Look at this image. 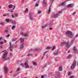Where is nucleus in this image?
<instances>
[{
    "mask_svg": "<svg viewBox=\"0 0 78 78\" xmlns=\"http://www.w3.org/2000/svg\"><path fill=\"white\" fill-rule=\"evenodd\" d=\"M75 40V38L74 37L70 41L69 44V42H66L65 41H63L61 43V47H62V46H64V45H65V44H66V47H67V48H69L70 46H71V45H72L73 44V42Z\"/></svg>",
    "mask_w": 78,
    "mask_h": 78,
    "instance_id": "nucleus-1",
    "label": "nucleus"
},
{
    "mask_svg": "<svg viewBox=\"0 0 78 78\" xmlns=\"http://www.w3.org/2000/svg\"><path fill=\"white\" fill-rule=\"evenodd\" d=\"M25 39V38H21L20 40V41L21 43L22 44L20 45V49H22L24 47V43H23V41Z\"/></svg>",
    "mask_w": 78,
    "mask_h": 78,
    "instance_id": "nucleus-2",
    "label": "nucleus"
},
{
    "mask_svg": "<svg viewBox=\"0 0 78 78\" xmlns=\"http://www.w3.org/2000/svg\"><path fill=\"white\" fill-rule=\"evenodd\" d=\"M7 54L8 52H5L2 56V58L4 61H7V60L9 59V58L6 57Z\"/></svg>",
    "mask_w": 78,
    "mask_h": 78,
    "instance_id": "nucleus-3",
    "label": "nucleus"
},
{
    "mask_svg": "<svg viewBox=\"0 0 78 78\" xmlns=\"http://www.w3.org/2000/svg\"><path fill=\"white\" fill-rule=\"evenodd\" d=\"M66 36L69 38H72L73 37V35L72 34V33L70 31H67L66 32Z\"/></svg>",
    "mask_w": 78,
    "mask_h": 78,
    "instance_id": "nucleus-4",
    "label": "nucleus"
},
{
    "mask_svg": "<svg viewBox=\"0 0 78 78\" xmlns=\"http://www.w3.org/2000/svg\"><path fill=\"white\" fill-rule=\"evenodd\" d=\"M76 61L74 60L71 66V69L72 70H73L74 69H75V67L76 66Z\"/></svg>",
    "mask_w": 78,
    "mask_h": 78,
    "instance_id": "nucleus-5",
    "label": "nucleus"
},
{
    "mask_svg": "<svg viewBox=\"0 0 78 78\" xmlns=\"http://www.w3.org/2000/svg\"><path fill=\"white\" fill-rule=\"evenodd\" d=\"M42 4L44 6V7H47V2L45 0H43Z\"/></svg>",
    "mask_w": 78,
    "mask_h": 78,
    "instance_id": "nucleus-6",
    "label": "nucleus"
},
{
    "mask_svg": "<svg viewBox=\"0 0 78 78\" xmlns=\"http://www.w3.org/2000/svg\"><path fill=\"white\" fill-rule=\"evenodd\" d=\"M10 50L12 51V49H13V45L11 44V42H10Z\"/></svg>",
    "mask_w": 78,
    "mask_h": 78,
    "instance_id": "nucleus-7",
    "label": "nucleus"
},
{
    "mask_svg": "<svg viewBox=\"0 0 78 78\" xmlns=\"http://www.w3.org/2000/svg\"><path fill=\"white\" fill-rule=\"evenodd\" d=\"M4 69L5 73H8V68H7V67L6 66H5L4 67Z\"/></svg>",
    "mask_w": 78,
    "mask_h": 78,
    "instance_id": "nucleus-8",
    "label": "nucleus"
},
{
    "mask_svg": "<svg viewBox=\"0 0 78 78\" xmlns=\"http://www.w3.org/2000/svg\"><path fill=\"white\" fill-rule=\"evenodd\" d=\"M9 8H13L12 9H14V8H15V6H14V5H12V4H10L9 5Z\"/></svg>",
    "mask_w": 78,
    "mask_h": 78,
    "instance_id": "nucleus-9",
    "label": "nucleus"
},
{
    "mask_svg": "<svg viewBox=\"0 0 78 78\" xmlns=\"http://www.w3.org/2000/svg\"><path fill=\"white\" fill-rule=\"evenodd\" d=\"M24 64L25 65V66L26 69H28L29 67V65H28V64L27 62H25L24 63Z\"/></svg>",
    "mask_w": 78,
    "mask_h": 78,
    "instance_id": "nucleus-10",
    "label": "nucleus"
},
{
    "mask_svg": "<svg viewBox=\"0 0 78 78\" xmlns=\"http://www.w3.org/2000/svg\"><path fill=\"white\" fill-rule=\"evenodd\" d=\"M21 34L23 36L26 37V36H28V33H27L26 34H23V33H21Z\"/></svg>",
    "mask_w": 78,
    "mask_h": 78,
    "instance_id": "nucleus-11",
    "label": "nucleus"
},
{
    "mask_svg": "<svg viewBox=\"0 0 78 78\" xmlns=\"http://www.w3.org/2000/svg\"><path fill=\"white\" fill-rule=\"evenodd\" d=\"M73 4H69L67 5V8H73Z\"/></svg>",
    "mask_w": 78,
    "mask_h": 78,
    "instance_id": "nucleus-12",
    "label": "nucleus"
},
{
    "mask_svg": "<svg viewBox=\"0 0 78 78\" xmlns=\"http://www.w3.org/2000/svg\"><path fill=\"white\" fill-rule=\"evenodd\" d=\"M17 17L18 16V15L17 13H15L14 14H12V18H14V17Z\"/></svg>",
    "mask_w": 78,
    "mask_h": 78,
    "instance_id": "nucleus-13",
    "label": "nucleus"
},
{
    "mask_svg": "<svg viewBox=\"0 0 78 78\" xmlns=\"http://www.w3.org/2000/svg\"><path fill=\"white\" fill-rule=\"evenodd\" d=\"M59 13H57L56 14H54L53 17L54 18H57L58 16H59Z\"/></svg>",
    "mask_w": 78,
    "mask_h": 78,
    "instance_id": "nucleus-14",
    "label": "nucleus"
},
{
    "mask_svg": "<svg viewBox=\"0 0 78 78\" xmlns=\"http://www.w3.org/2000/svg\"><path fill=\"white\" fill-rule=\"evenodd\" d=\"M56 78H60V74L59 73H57L55 76Z\"/></svg>",
    "mask_w": 78,
    "mask_h": 78,
    "instance_id": "nucleus-15",
    "label": "nucleus"
},
{
    "mask_svg": "<svg viewBox=\"0 0 78 78\" xmlns=\"http://www.w3.org/2000/svg\"><path fill=\"white\" fill-rule=\"evenodd\" d=\"M61 6H65V2H62L61 4H60L58 5V7Z\"/></svg>",
    "mask_w": 78,
    "mask_h": 78,
    "instance_id": "nucleus-16",
    "label": "nucleus"
},
{
    "mask_svg": "<svg viewBox=\"0 0 78 78\" xmlns=\"http://www.w3.org/2000/svg\"><path fill=\"white\" fill-rule=\"evenodd\" d=\"M73 50L74 51H73V53H76V51H77V49H76V47L75 46H74L73 48Z\"/></svg>",
    "mask_w": 78,
    "mask_h": 78,
    "instance_id": "nucleus-17",
    "label": "nucleus"
},
{
    "mask_svg": "<svg viewBox=\"0 0 78 78\" xmlns=\"http://www.w3.org/2000/svg\"><path fill=\"white\" fill-rule=\"evenodd\" d=\"M51 5L49 7V9L48 11V14H50V11H51Z\"/></svg>",
    "mask_w": 78,
    "mask_h": 78,
    "instance_id": "nucleus-18",
    "label": "nucleus"
},
{
    "mask_svg": "<svg viewBox=\"0 0 78 78\" xmlns=\"http://www.w3.org/2000/svg\"><path fill=\"white\" fill-rule=\"evenodd\" d=\"M48 23H47L45 24L44 26H42V28H43V29H44V28H45V27H48Z\"/></svg>",
    "mask_w": 78,
    "mask_h": 78,
    "instance_id": "nucleus-19",
    "label": "nucleus"
},
{
    "mask_svg": "<svg viewBox=\"0 0 78 78\" xmlns=\"http://www.w3.org/2000/svg\"><path fill=\"white\" fill-rule=\"evenodd\" d=\"M59 70L60 72L62 71V66H60L59 68Z\"/></svg>",
    "mask_w": 78,
    "mask_h": 78,
    "instance_id": "nucleus-20",
    "label": "nucleus"
},
{
    "mask_svg": "<svg viewBox=\"0 0 78 78\" xmlns=\"http://www.w3.org/2000/svg\"><path fill=\"white\" fill-rule=\"evenodd\" d=\"M72 55H69L67 56V58H68V59L70 58H72Z\"/></svg>",
    "mask_w": 78,
    "mask_h": 78,
    "instance_id": "nucleus-21",
    "label": "nucleus"
},
{
    "mask_svg": "<svg viewBox=\"0 0 78 78\" xmlns=\"http://www.w3.org/2000/svg\"><path fill=\"white\" fill-rule=\"evenodd\" d=\"M32 63L34 66H37V63L35 62H33Z\"/></svg>",
    "mask_w": 78,
    "mask_h": 78,
    "instance_id": "nucleus-22",
    "label": "nucleus"
},
{
    "mask_svg": "<svg viewBox=\"0 0 78 78\" xmlns=\"http://www.w3.org/2000/svg\"><path fill=\"white\" fill-rule=\"evenodd\" d=\"M58 51L57 52H54L53 54L54 55H58Z\"/></svg>",
    "mask_w": 78,
    "mask_h": 78,
    "instance_id": "nucleus-23",
    "label": "nucleus"
},
{
    "mask_svg": "<svg viewBox=\"0 0 78 78\" xmlns=\"http://www.w3.org/2000/svg\"><path fill=\"white\" fill-rule=\"evenodd\" d=\"M28 12V9L27 8H26L25 12Z\"/></svg>",
    "mask_w": 78,
    "mask_h": 78,
    "instance_id": "nucleus-24",
    "label": "nucleus"
},
{
    "mask_svg": "<svg viewBox=\"0 0 78 78\" xmlns=\"http://www.w3.org/2000/svg\"><path fill=\"white\" fill-rule=\"evenodd\" d=\"M9 19H5V21H6V22H7L8 23V22H9Z\"/></svg>",
    "mask_w": 78,
    "mask_h": 78,
    "instance_id": "nucleus-25",
    "label": "nucleus"
},
{
    "mask_svg": "<svg viewBox=\"0 0 78 78\" xmlns=\"http://www.w3.org/2000/svg\"><path fill=\"white\" fill-rule=\"evenodd\" d=\"M47 53V51H45L44 53H43V57L42 58V59H43V58H44V56L45 55V54Z\"/></svg>",
    "mask_w": 78,
    "mask_h": 78,
    "instance_id": "nucleus-26",
    "label": "nucleus"
},
{
    "mask_svg": "<svg viewBox=\"0 0 78 78\" xmlns=\"http://www.w3.org/2000/svg\"><path fill=\"white\" fill-rule=\"evenodd\" d=\"M51 48V47H47L46 48V50H49Z\"/></svg>",
    "mask_w": 78,
    "mask_h": 78,
    "instance_id": "nucleus-27",
    "label": "nucleus"
},
{
    "mask_svg": "<svg viewBox=\"0 0 78 78\" xmlns=\"http://www.w3.org/2000/svg\"><path fill=\"white\" fill-rule=\"evenodd\" d=\"M16 39H17L16 38L12 39V42H14V41H16Z\"/></svg>",
    "mask_w": 78,
    "mask_h": 78,
    "instance_id": "nucleus-28",
    "label": "nucleus"
},
{
    "mask_svg": "<svg viewBox=\"0 0 78 78\" xmlns=\"http://www.w3.org/2000/svg\"><path fill=\"white\" fill-rule=\"evenodd\" d=\"M20 70V69L19 68H18L16 69V72H18Z\"/></svg>",
    "mask_w": 78,
    "mask_h": 78,
    "instance_id": "nucleus-29",
    "label": "nucleus"
},
{
    "mask_svg": "<svg viewBox=\"0 0 78 78\" xmlns=\"http://www.w3.org/2000/svg\"><path fill=\"white\" fill-rule=\"evenodd\" d=\"M34 50L35 51H38V50H39V49L35 48L34 49Z\"/></svg>",
    "mask_w": 78,
    "mask_h": 78,
    "instance_id": "nucleus-30",
    "label": "nucleus"
},
{
    "mask_svg": "<svg viewBox=\"0 0 78 78\" xmlns=\"http://www.w3.org/2000/svg\"><path fill=\"white\" fill-rule=\"evenodd\" d=\"M16 27L14 26H12V30H14V28H15Z\"/></svg>",
    "mask_w": 78,
    "mask_h": 78,
    "instance_id": "nucleus-31",
    "label": "nucleus"
},
{
    "mask_svg": "<svg viewBox=\"0 0 78 78\" xmlns=\"http://www.w3.org/2000/svg\"><path fill=\"white\" fill-rule=\"evenodd\" d=\"M32 16V13H29V17H31Z\"/></svg>",
    "mask_w": 78,
    "mask_h": 78,
    "instance_id": "nucleus-32",
    "label": "nucleus"
},
{
    "mask_svg": "<svg viewBox=\"0 0 78 78\" xmlns=\"http://www.w3.org/2000/svg\"><path fill=\"white\" fill-rule=\"evenodd\" d=\"M33 55V54H29L28 55V56H32Z\"/></svg>",
    "mask_w": 78,
    "mask_h": 78,
    "instance_id": "nucleus-33",
    "label": "nucleus"
},
{
    "mask_svg": "<svg viewBox=\"0 0 78 78\" xmlns=\"http://www.w3.org/2000/svg\"><path fill=\"white\" fill-rule=\"evenodd\" d=\"M16 21H13L12 22V23L13 24H16Z\"/></svg>",
    "mask_w": 78,
    "mask_h": 78,
    "instance_id": "nucleus-34",
    "label": "nucleus"
},
{
    "mask_svg": "<svg viewBox=\"0 0 78 78\" xmlns=\"http://www.w3.org/2000/svg\"><path fill=\"white\" fill-rule=\"evenodd\" d=\"M30 19L31 20H33V18L32 17H29Z\"/></svg>",
    "mask_w": 78,
    "mask_h": 78,
    "instance_id": "nucleus-35",
    "label": "nucleus"
},
{
    "mask_svg": "<svg viewBox=\"0 0 78 78\" xmlns=\"http://www.w3.org/2000/svg\"><path fill=\"white\" fill-rule=\"evenodd\" d=\"M55 46H53L52 48V50H54L55 49Z\"/></svg>",
    "mask_w": 78,
    "mask_h": 78,
    "instance_id": "nucleus-36",
    "label": "nucleus"
},
{
    "mask_svg": "<svg viewBox=\"0 0 78 78\" xmlns=\"http://www.w3.org/2000/svg\"><path fill=\"white\" fill-rule=\"evenodd\" d=\"M9 15V13H7V14L3 15V16H8Z\"/></svg>",
    "mask_w": 78,
    "mask_h": 78,
    "instance_id": "nucleus-37",
    "label": "nucleus"
},
{
    "mask_svg": "<svg viewBox=\"0 0 78 78\" xmlns=\"http://www.w3.org/2000/svg\"><path fill=\"white\" fill-rule=\"evenodd\" d=\"M8 34V35H6V37H9V34Z\"/></svg>",
    "mask_w": 78,
    "mask_h": 78,
    "instance_id": "nucleus-38",
    "label": "nucleus"
},
{
    "mask_svg": "<svg viewBox=\"0 0 78 78\" xmlns=\"http://www.w3.org/2000/svg\"><path fill=\"white\" fill-rule=\"evenodd\" d=\"M13 21H12V20H9V22H11V23H12V22H13Z\"/></svg>",
    "mask_w": 78,
    "mask_h": 78,
    "instance_id": "nucleus-39",
    "label": "nucleus"
},
{
    "mask_svg": "<svg viewBox=\"0 0 78 78\" xmlns=\"http://www.w3.org/2000/svg\"><path fill=\"white\" fill-rule=\"evenodd\" d=\"M47 64H45V65H44V66L43 67V68L44 69V68H45V67L47 66Z\"/></svg>",
    "mask_w": 78,
    "mask_h": 78,
    "instance_id": "nucleus-40",
    "label": "nucleus"
},
{
    "mask_svg": "<svg viewBox=\"0 0 78 78\" xmlns=\"http://www.w3.org/2000/svg\"><path fill=\"white\" fill-rule=\"evenodd\" d=\"M35 6L36 7H37V6L39 5V4H38L36 3V4H35Z\"/></svg>",
    "mask_w": 78,
    "mask_h": 78,
    "instance_id": "nucleus-41",
    "label": "nucleus"
},
{
    "mask_svg": "<svg viewBox=\"0 0 78 78\" xmlns=\"http://www.w3.org/2000/svg\"><path fill=\"white\" fill-rule=\"evenodd\" d=\"M71 74V73H70V72H69L68 73V75L69 76Z\"/></svg>",
    "mask_w": 78,
    "mask_h": 78,
    "instance_id": "nucleus-42",
    "label": "nucleus"
},
{
    "mask_svg": "<svg viewBox=\"0 0 78 78\" xmlns=\"http://www.w3.org/2000/svg\"><path fill=\"white\" fill-rule=\"evenodd\" d=\"M3 44V42L2 41H1L0 42V44H1V45H2V44Z\"/></svg>",
    "mask_w": 78,
    "mask_h": 78,
    "instance_id": "nucleus-43",
    "label": "nucleus"
},
{
    "mask_svg": "<svg viewBox=\"0 0 78 78\" xmlns=\"http://www.w3.org/2000/svg\"><path fill=\"white\" fill-rule=\"evenodd\" d=\"M5 33H7V32H8V30H5Z\"/></svg>",
    "mask_w": 78,
    "mask_h": 78,
    "instance_id": "nucleus-44",
    "label": "nucleus"
},
{
    "mask_svg": "<svg viewBox=\"0 0 78 78\" xmlns=\"http://www.w3.org/2000/svg\"><path fill=\"white\" fill-rule=\"evenodd\" d=\"M13 11L12 10H11L10 12H13Z\"/></svg>",
    "mask_w": 78,
    "mask_h": 78,
    "instance_id": "nucleus-45",
    "label": "nucleus"
},
{
    "mask_svg": "<svg viewBox=\"0 0 78 78\" xmlns=\"http://www.w3.org/2000/svg\"><path fill=\"white\" fill-rule=\"evenodd\" d=\"M21 66H22V67H24V66H25V65H23V64L22 63L21 64Z\"/></svg>",
    "mask_w": 78,
    "mask_h": 78,
    "instance_id": "nucleus-46",
    "label": "nucleus"
},
{
    "mask_svg": "<svg viewBox=\"0 0 78 78\" xmlns=\"http://www.w3.org/2000/svg\"><path fill=\"white\" fill-rule=\"evenodd\" d=\"M41 13V11H39L38 12V14H40Z\"/></svg>",
    "mask_w": 78,
    "mask_h": 78,
    "instance_id": "nucleus-47",
    "label": "nucleus"
},
{
    "mask_svg": "<svg viewBox=\"0 0 78 78\" xmlns=\"http://www.w3.org/2000/svg\"><path fill=\"white\" fill-rule=\"evenodd\" d=\"M4 43H6V40H4Z\"/></svg>",
    "mask_w": 78,
    "mask_h": 78,
    "instance_id": "nucleus-48",
    "label": "nucleus"
},
{
    "mask_svg": "<svg viewBox=\"0 0 78 78\" xmlns=\"http://www.w3.org/2000/svg\"><path fill=\"white\" fill-rule=\"evenodd\" d=\"M41 78H44V76L43 75H42L41 77Z\"/></svg>",
    "mask_w": 78,
    "mask_h": 78,
    "instance_id": "nucleus-49",
    "label": "nucleus"
},
{
    "mask_svg": "<svg viewBox=\"0 0 78 78\" xmlns=\"http://www.w3.org/2000/svg\"><path fill=\"white\" fill-rule=\"evenodd\" d=\"M58 13V14H61V11H59V12Z\"/></svg>",
    "mask_w": 78,
    "mask_h": 78,
    "instance_id": "nucleus-50",
    "label": "nucleus"
},
{
    "mask_svg": "<svg viewBox=\"0 0 78 78\" xmlns=\"http://www.w3.org/2000/svg\"><path fill=\"white\" fill-rule=\"evenodd\" d=\"M17 76V74H15L13 75V76Z\"/></svg>",
    "mask_w": 78,
    "mask_h": 78,
    "instance_id": "nucleus-51",
    "label": "nucleus"
},
{
    "mask_svg": "<svg viewBox=\"0 0 78 78\" xmlns=\"http://www.w3.org/2000/svg\"><path fill=\"white\" fill-rule=\"evenodd\" d=\"M52 29H53V28H52V27H51L49 28V30H52Z\"/></svg>",
    "mask_w": 78,
    "mask_h": 78,
    "instance_id": "nucleus-52",
    "label": "nucleus"
},
{
    "mask_svg": "<svg viewBox=\"0 0 78 78\" xmlns=\"http://www.w3.org/2000/svg\"><path fill=\"white\" fill-rule=\"evenodd\" d=\"M76 14V12H74V13H73L72 14V15H74V14Z\"/></svg>",
    "mask_w": 78,
    "mask_h": 78,
    "instance_id": "nucleus-53",
    "label": "nucleus"
},
{
    "mask_svg": "<svg viewBox=\"0 0 78 78\" xmlns=\"http://www.w3.org/2000/svg\"><path fill=\"white\" fill-rule=\"evenodd\" d=\"M73 77V76H70V78H72Z\"/></svg>",
    "mask_w": 78,
    "mask_h": 78,
    "instance_id": "nucleus-54",
    "label": "nucleus"
},
{
    "mask_svg": "<svg viewBox=\"0 0 78 78\" xmlns=\"http://www.w3.org/2000/svg\"><path fill=\"white\" fill-rule=\"evenodd\" d=\"M1 25H3V23L2 22L1 23Z\"/></svg>",
    "mask_w": 78,
    "mask_h": 78,
    "instance_id": "nucleus-55",
    "label": "nucleus"
},
{
    "mask_svg": "<svg viewBox=\"0 0 78 78\" xmlns=\"http://www.w3.org/2000/svg\"><path fill=\"white\" fill-rule=\"evenodd\" d=\"M10 56H12V53H10Z\"/></svg>",
    "mask_w": 78,
    "mask_h": 78,
    "instance_id": "nucleus-56",
    "label": "nucleus"
},
{
    "mask_svg": "<svg viewBox=\"0 0 78 78\" xmlns=\"http://www.w3.org/2000/svg\"><path fill=\"white\" fill-rule=\"evenodd\" d=\"M78 36V35H76L75 36V37H77Z\"/></svg>",
    "mask_w": 78,
    "mask_h": 78,
    "instance_id": "nucleus-57",
    "label": "nucleus"
},
{
    "mask_svg": "<svg viewBox=\"0 0 78 78\" xmlns=\"http://www.w3.org/2000/svg\"><path fill=\"white\" fill-rule=\"evenodd\" d=\"M53 1H54V0H51V3H52Z\"/></svg>",
    "mask_w": 78,
    "mask_h": 78,
    "instance_id": "nucleus-58",
    "label": "nucleus"
},
{
    "mask_svg": "<svg viewBox=\"0 0 78 78\" xmlns=\"http://www.w3.org/2000/svg\"><path fill=\"white\" fill-rule=\"evenodd\" d=\"M23 2H24V0H22V3H23Z\"/></svg>",
    "mask_w": 78,
    "mask_h": 78,
    "instance_id": "nucleus-59",
    "label": "nucleus"
},
{
    "mask_svg": "<svg viewBox=\"0 0 78 78\" xmlns=\"http://www.w3.org/2000/svg\"><path fill=\"white\" fill-rule=\"evenodd\" d=\"M0 48H3V47H2V46H1L0 47Z\"/></svg>",
    "mask_w": 78,
    "mask_h": 78,
    "instance_id": "nucleus-60",
    "label": "nucleus"
},
{
    "mask_svg": "<svg viewBox=\"0 0 78 78\" xmlns=\"http://www.w3.org/2000/svg\"><path fill=\"white\" fill-rule=\"evenodd\" d=\"M55 61H57V59H55Z\"/></svg>",
    "mask_w": 78,
    "mask_h": 78,
    "instance_id": "nucleus-61",
    "label": "nucleus"
},
{
    "mask_svg": "<svg viewBox=\"0 0 78 78\" xmlns=\"http://www.w3.org/2000/svg\"><path fill=\"white\" fill-rule=\"evenodd\" d=\"M5 50L3 51L2 52H4V51H5Z\"/></svg>",
    "mask_w": 78,
    "mask_h": 78,
    "instance_id": "nucleus-62",
    "label": "nucleus"
},
{
    "mask_svg": "<svg viewBox=\"0 0 78 78\" xmlns=\"http://www.w3.org/2000/svg\"><path fill=\"white\" fill-rule=\"evenodd\" d=\"M17 41H16V42L15 43V44H17Z\"/></svg>",
    "mask_w": 78,
    "mask_h": 78,
    "instance_id": "nucleus-63",
    "label": "nucleus"
},
{
    "mask_svg": "<svg viewBox=\"0 0 78 78\" xmlns=\"http://www.w3.org/2000/svg\"><path fill=\"white\" fill-rule=\"evenodd\" d=\"M68 53H69L70 52V50L68 51Z\"/></svg>",
    "mask_w": 78,
    "mask_h": 78,
    "instance_id": "nucleus-64",
    "label": "nucleus"
}]
</instances>
